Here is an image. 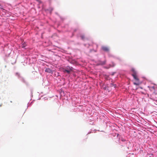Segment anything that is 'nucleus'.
<instances>
[{
  "label": "nucleus",
  "mask_w": 157,
  "mask_h": 157,
  "mask_svg": "<svg viewBox=\"0 0 157 157\" xmlns=\"http://www.w3.org/2000/svg\"><path fill=\"white\" fill-rule=\"evenodd\" d=\"M132 75L134 79L137 81V82L134 83V84L136 85H139L140 84V82H139V79L137 77V74H132Z\"/></svg>",
  "instance_id": "nucleus-1"
},
{
  "label": "nucleus",
  "mask_w": 157,
  "mask_h": 157,
  "mask_svg": "<svg viewBox=\"0 0 157 157\" xmlns=\"http://www.w3.org/2000/svg\"><path fill=\"white\" fill-rule=\"evenodd\" d=\"M69 69H65L63 71V72H67L68 74L70 73V72L72 70V67H69Z\"/></svg>",
  "instance_id": "nucleus-2"
},
{
  "label": "nucleus",
  "mask_w": 157,
  "mask_h": 157,
  "mask_svg": "<svg viewBox=\"0 0 157 157\" xmlns=\"http://www.w3.org/2000/svg\"><path fill=\"white\" fill-rule=\"evenodd\" d=\"M101 49H102L105 52H108L109 51V48L108 47L103 46L101 47Z\"/></svg>",
  "instance_id": "nucleus-3"
},
{
  "label": "nucleus",
  "mask_w": 157,
  "mask_h": 157,
  "mask_svg": "<svg viewBox=\"0 0 157 157\" xmlns=\"http://www.w3.org/2000/svg\"><path fill=\"white\" fill-rule=\"evenodd\" d=\"M99 63L98 64L99 65H103L105 64L106 63V60H105L103 61H98Z\"/></svg>",
  "instance_id": "nucleus-4"
},
{
  "label": "nucleus",
  "mask_w": 157,
  "mask_h": 157,
  "mask_svg": "<svg viewBox=\"0 0 157 157\" xmlns=\"http://www.w3.org/2000/svg\"><path fill=\"white\" fill-rule=\"evenodd\" d=\"M45 71L50 73H52V70L49 68L46 69L45 70Z\"/></svg>",
  "instance_id": "nucleus-5"
},
{
  "label": "nucleus",
  "mask_w": 157,
  "mask_h": 157,
  "mask_svg": "<svg viewBox=\"0 0 157 157\" xmlns=\"http://www.w3.org/2000/svg\"><path fill=\"white\" fill-rule=\"evenodd\" d=\"M131 71L133 72L132 74H137V72H136V71L134 69L132 68L131 70Z\"/></svg>",
  "instance_id": "nucleus-6"
},
{
  "label": "nucleus",
  "mask_w": 157,
  "mask_h": 157,
  "mask_svg": "<svg viewBox=\"0 0 157 157\" xmlns=\"http://www.w3.org/2000/svg\"><path fill=\"white\" fill-rule=\"evenodd\" d=\"M81 37L82 39H83L84 38V36H83V35L81 36Z\"/></svg>",
  "instance_id": "nucleus-7"
},
{
  "label": "nucleus",
  "mask_w": 157,
  "mask_h": 157,
  "mask_svg": "<svg viewBox=\"0 0 157 157\" xmlns=\"http://www.w3.org/2000/svg\"><path fill=\"white\" fill-rule=\"evenodd\" d=\"M69 67H66V69H69Z\"/></svg>",
  "instance_id": "nucleus-8"
},
{
  "label": "nucleus",
  "mask_w": 157,
  "mask_h": 157,
  "mask_svg": "<svg viewBox=\"0 0 157 157\" xmlns=\"http://www.w3.org/2000/svg\"><path fill=\"white\" fill-rule=\"evenodd\" d=\"M152 88L153 89L155 90V87L153 86V87H152Z\"/></svg>",
  "instance_id": "nucleus-9"
},
{
  "label": "nucleus",
  "mask_w": 157,
  "mask_h": 157,
  "mask_svg": "<svg viewBox=\"0 0 157 157\" xmlns=\"http://www.w3.org/2000/svg\"><path fill=\"white\" fill-rule=\"evenodd\" d=\"M115 65V64H114L113 63V66H114Z\"/></svg>",
  "instance_id": "nucleus-10"
},
{
  "label": "nucleus",
  "mask_w": 157,
  "mask_h": 157,
  "mask_svg": "<svg viewBox=\"0 0 157 157\" xmlns=\"http://www.w3.org/2000/svg\"><path fill=\"white\" fill-rule=\"evenodd\" d=\"M53 10V9H51V11L52 10Z\"/></svg>",
  "instance_id": "nucleus-11"
}]
</instances>
